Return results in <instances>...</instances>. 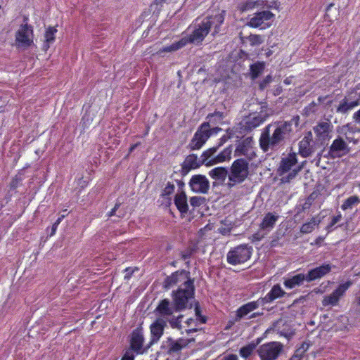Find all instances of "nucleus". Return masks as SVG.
Returning a JSON list of instances; mask_svg holds the SVG:
<instances>
[{
    "mask_svg": "<svg viewBox=\"0 0 360 360\" xmlns=\"http://www.w3.org/2000/svg\"><path fill=\"white\" fill-rule=\"evenodd\" d=\"M195 319H197V321H199L200 324H204L206 323V316L202 315L200 309L198 305H196L195 307Z\"/></svg>",
    "mask_w": 360,
    "mask_h": 360,
    "instance_id": "obj_44",
    "label": "nucleus"
},
{
    "mask_svg": "<svg viewBox=\"0 0 360 360\" xmlns=\"http://www.w3.org/2000/svg\"><path fill=\"white\" fill-rule=\"evenodd\" d=\"M214 115L219 116V117H223V113L220 112H217L214 113Z\"/></svg>",
    "mask_w": 360,
    "mask_h": 360,
    "instance_id": "obj_63",
    "label": "nucleus"
},
{
    "mask_svg": "<svg viewBox=\"0 0 360 360\" xmlns=\"http://www.w3.org/2000/svg\"><path fill=\"white\" fill-rule=\"evenodd\" d=\"M352 118L356 123L360 124V109L353 114Z\"/></svg>",
    "mask_w": 360,
    "mask_h": 360,
    "instance_id": "obj_55",
    "label": "nucleus"
},
{
    "mask_svg": "<svg viewBox=\"0 0 360 360\" xmlns=\"http://www.w3.org/2000/svg\"><path fill=\"white\" fill-rule=\"evenodd\" d=\"M190 273L186 271H176L169 276H167L163 283V286L166 289H169L178 283H184L186 280H191Z\"/></svg>",
    "mask_w": 360,
    "mask_h": 360,
    "instance_id": "obj_19",
    "label": "nucleus"
},
{
    "mask_svg": "<svg viewBox=\"0 0 360 360\" xmlns=\"http://www.w3.org/2000/svg\"><path fill=\"white\" fill-rule=\"evenodd\" d=\"M185 346L186 344L182 342L181 340L174 341L169 339L167 345V352L169 354L176 353L181 351Z\"/></svg>",
    "mask_w": 360,
    "mask_h": 360,
    "instance_id": "obj_37",
    "label": "nucleus"
},
{
    "mask_svg": "<svg viewBox=\"0 0 360 360\" xmlns=\"http://www.w3.org/2000/svg\"><path fill=\"white\" fill-rule=\"evenodd\" d=\"M305 352L304 348L297 349L290 360H302Z\"/></svg>",
    "mask_w": 360,
    "mask_h": 360,
    "instance_id": "obj_48",
    "label": "nucleus"
},
{
    "mask_svg": "<svg viewBox=\"0 0 360 360\" xmlns=\"http://www.w3.org/2000/svg\"><path fill=\"white\" fill-rule=\"evenodd\" d=\"M314 153L309 136H304L299 143V153L303 158H307Z\"/></svg>",
    "mask_w": 360,
    "mask_h": 360,
    "instance_id": "obj_28",
    "label": "nucleus"
},
{
    "mask_svg": "<svg viewBox=\"0 0 360 360\" xmlns=\"http://www.w3.org/2000/svg\"><path fill=\"white\" fill-rule=\"evenodd\" d=\"M255 349V345L254 344H249L245 347H243L240 349L239 353L240 355L246 359L249 357L253 352Z\"/></svg>",
    "mask_w": 360,
    "mask_h": 360,
    "instance_id": "obj_41",
    "label": "nucleus"
},
{
    "mask_svg": "<svg viewBox=\"0 0 360 360\" xmlns=\"http://www.w3.org/2000/svg\"><path fill=\"white\" fill-rule=\"evenodd\" d=\"M265 112H252L243 119V127L247 131H252L260 126L266 119Z\"/></svg>",
    "mask_w": 360,
    "mask_h": 360,
    "instance_id": "obj_15",
    "label": "nucleus"
},
{
    "mask_svg": "<svg viewBox=\"0 0 360 360\" xmlns=\"http://www.w3.org/2000/svg\"><path fill=\"white\" fill-rule=\"evenodd\" d=\"M57 30L55 27H49L45 32V41L43 45V48L46 51L49 47L50 44L55 40V34Z\"/></svg>",
    "mask_w": 360,
    "mask_h": 360,
    "instance_id": "obj_35",
    "label": "nucleus"
},
{
    "mask_svg": "<svg viewBox=\"0 0 360 360\" xmlns=\"http://www.w3.org/2000/svg\"><path fill=\"white\" fill-rule=\"evenodd\" d=\"M297 155L295 153H289L286 157L282 158L278 172L282 176V181L289 182L295 177L300 169L297 168Z\"/></svg>",
    "mask_w": 360,
    "mask_h": 360,
    "instance_id": "obj_6",
    "label": "nucleus"
},
{
    "mask_svg": "<svg viewBox=\"0 0 360 360\" xmlns=\"http://www.w3.org/2000/svg\"><path fill=\"white\" fill-rule=\"evenodd\" d=\"M249 176V162L244 158L234 160L229 171L227 186L232 188L242 184Z\"/></svg>",
    "mask_w": 360,
    "mask_h": 360,
    "instance_id": "obj_4",
    "label": "nucleus"
},
{
    "mask_svg": "<svg viewBox=\"0 0 360 360\" xmlns=\"http://www.w3.org/2000/svg\"><path fill=\"white\" fill-rule=\"evenodd\" d=\"M278 219V214L273 212H268L264 215L259 225V228L263 231L269 232L274 229Z\"/></svg>",
    "mask_w": 360,
    "mask_h": 360,
    "instance_id": "obj_27",
    "label": "nucleus"
},
{
    "mask_svg": "<svg viewBox=\"0 0 360 360\" xmlns=\"http://www.w3.org/2000/svg\"><path fill=\"white\" fill-rule=\"evenodd\" d=\"M274 14L270 11H260L250 19L248 25L252 27L265 29L271 26Z\"/></svg>",
    "mask_w": 360,
    "mask_h": 360,
    "instance_id": "obj_13",
    "label": "nucleus"
},
{
    "mask_svg": "<svg viewBox=\"0 0 360 360\" xmlns=\"http://www.w3.org/2000/svg\"><path fill=\"white\" fill-rule=\"evenodd\" d=\"M221 130V129L218 127L211 129L208 122L202 123L198 127L189 143L190 149L195 150L201 148L212 135V131L217 132Z\"/></svg>",
    "mask_w": 360,
    "mask_h": 360,
    "instance_id": "obj_8",
    "label": "nucleus"
},
{
    "mask_svg": "<svg viewBox=\"0 0 360 360\" xmlns=\"http://www.w3.org/2000/svg\"><path fill=\"white\" fill-rule=\"evenodd\" d=\"M332 266L330 264H324L320 266L311 269L306 274L307 282H311L321 278L331 270Z\"/></svg>",
    "mask_w": 360,
    "mask_h": 360,
    "instance_id": "obj_23",
    "label": "nucleus"
},
{
    "mask_svg": "<svg viewBox=\"0 0 360 360\" xmlns=\"http://www.w3.org/2000/svg\"><path fill=\"white\" fill-rule=\"evenodd\" d=\"M120 207V204H116L114 207V208H112L111 210V211L109 212V216L111 217V216H113L115 214V212L117 210V209Z\"/></svg>",
    "mask_w": 360,
    "mask_h": 360,
    "instance_id": "obj_60",
    "label": "nucleus"
},
{
    "mask_svg": "<svg viewBox=\"0 0 360 360\" xmlns=\"http://www.w3.org/2000/svg\"><path fill=\"white\" fill-rule=\"evenodd\" d=\"M249 41L252 45H259L263 43V37L257 34H251L249 36Z\"/></svg>",
    "mask_w": 360,
    "mask_h": 360,
    "instance_id": "obj_46",
    "label": "nucleus"
},
{
    "mask_svg": "<svg viewBox=\"0 0 360 360\" xmlns=\"http://www.w3.org/2000/svg\"><path fill=\"white\" fill-rule=\"evenodd\" d=\"M136 354H137L135 351L127 348L124 350V354L121 360H134L135 356Z\"/></svg>",
    "mask_w": 360,
    "mask_h": 360,
    "instance_id": "obj_45",
    "label": "nucleus"
},
{
    "mask_svg": "<svg viewBox=\"0 0 360 360\" xmlns=\"http://www.w3.org/2000/svg\"><path fill=\"white\" fill-rule=\"evenodd\" d=\"M347 129L349 131L354 133V132H360V130H357L356 127L352 126L350 124H347L343 127L342 129Z\"/></svg>",
    "mask_w": 360,
    "mask_h": 360,
    "instance_id": "obj_57",
    "label": "nucleus"
},
{
    "mask_svg": "<svg viewBox=\"0 0 360 360\" xmlns=\"http://www.w3.org/2000/svg\"><path fill=\"white\" fill-rule=\"evenodd\" d=\"M263 315V312H252L249 316L247 318L248 319H255L256 317H258L259 316H262Z\"/></svg>",
    "mask_w": 360,
    "mask_h": 360,
    "instance_id": "obj_58",
    "label": "nucleus"
},
{
    "mask_svg": "<svg viewBox=\"0 0 360 360\" xmlns=\"http://www.w3.org/2000/svg\"><path fill=\"white\" fill-rule=\"evenodd\" d=\"M176 308V304L170 303L168 299L162 300L156 308V311L161 316H171L175 311H179Z\"/></svg>",
    "mask_w": 360,
    "mask_h": 360,
    "instance_id": "obj_26",
    "label": "nucleus"
},
{
    "mask_svg": "<svg viewBox=\"0 0 360 360\" xmlns=\"http://www.w3.org/2000/svg\"><path fill=\"white\" fill-rule=\"evenodd\" d=\"M185 42H186V40H183L182 38H181L179 41L172 43L169 46H164L162 49L159 50L158 53V54H161L162 53H164V52H173V51H176L183 48L184 46H186V43Z\"/></svg>",
    "mask_w": 360,
    "mask_h": 360,
    "instance_id": "obj_34",
    "label": "nucleus"
},
{
    "mask_svg": "<svg viewBox=\"0 0 360 360\" xmlns=\"http://www.w3.org/2000/svg\"><path fill=\"white\" fill-rule=\"evenodd\" d=\"M321 220L317 217H312L311 220L302 224L300 228V232L304 234L311 233L320 224Z\"/></svg>",
    "mask_w": 360,
    "mask_h": 360,
    "instance_id": "obj_31",
    "label": "nucleus"
},
{
    "mask_svg": "<svg viewBox=\"0 0 360 360\" xmlns=\"http://www.w3.org/2000/svg\"><path fill=\"white\" fill-rule=\"evenodd\" d=\"M253 237H254L255 240H260V238L258 236L257 234L254 235Z\"/></svg>",
    "mask_w": 360,
    "mask_h": 360,
    "instance_id": "obj_64",
    "label": "nucleus"
},
{
    "mask_svg": "<svg viewBox=\"0 0 360 360\" xmlns=\"http://www.w3.org/2000/svg\"><path fill=\"white\" fill-rule=\"evenodd\" d=\"M235 156H245L249 162L256 156L253 147V139L252 137H247L239 141L234 151Z\"/></svg>",
    "mask_w": 360,
    "mask_h": 360,
    "instance_id": "obj_12",
    "label": "nucleus"
},
{
    "mask_svg": "<svg viewBox=\"0 0 360 360\" xmlns=\"http://www.w3.org/2000/svg\"><path fill=\"white\" fill-rule=\"evenodd\" d=\"M138 144H134L132 145L129 148V153H131L133 150H135V148L137 147Z\"/></svg>",
    "mask_w": 360,
    "mask_h": 360,
    "instance_id": "obj_62",
    "label": "nucleus"
},
{
    "mask_svg": "<svg viewBox=\"0 0 360 360\" xmlns=\"http://www.w3.org/2000/svg\"><path fill=\"white\" fill-rule=\"evenodd\" d=\"M21 181H22V179L20 176H15V178H13V179L12 180V181L11 183V188H17L19 182Z\"/></svg>",
    "mask_w": 360,
    "mask_h": 360,
    "instance_id": "obj_54",
    "label": "nucleus"
},
{
    "mask_svg": "<svg viewBox=\"0 0 360 360\" xmlns=\"http://www.w3.org/2000/svg\"><path fill=\"white\" fill-rule=\"evenodd\" d=\"M285 294L286 292L282 289L281 285L279 284H276L264 297H260V300L263 304L265 305L274 302L278 298L284 297Z\"/></svg>",
    "mask_w": 360,
    "mask_h": 360,
    "instance_id": "obj_24",
    "label": "nucleus"
},
{
    "mask_svg": "<svg viewBox=\"0 0 360 360\" xmlns=\"http://www.w3.org/2000/svg\"><path fill=\"white\" fill-rule=\"evenodd\" d=\"M33 27L27 22L22 24L15 33V45L20 49H27L33 44Z\"/></svg>",
    "mask_w": 360,
    "mask_h": 360,
    "instance_id": "obj_9",
    "label": "nucleus"
},
{
    "mask_svg": "<svg viewBox=\"0 0 360 360\" xmlns=\"http://www.w3.org/2000/svg\"><path fill=\"white\" fill-rule=\"evenodd\" d=\"M252 251V248L247 244L239 245L227 252L226 261L233 266L243 264L250 259Z\"/></svg>",
    "mask_w": 360,
    "mask_h": 360,
    "instance_id": "obj_7",
    "label": "nucleus"
},
{
    "mask_svg": "<svg viewBox=\"0 0 360 360\" xmlns=\"http://www.w3.org/2000/svg\"><path fill=\"white\" fill-rule=\"evenodd\" d=\"M224 18V11L202 19L198 18L188 27L187 34L182 37V39L186 40V45L188 43L198 45L210 32L212 36H215L221 31Z\"/></svg>",
    "mask_w": 360,
    "mask_h": 360,
    "instance_id": "obj_1",
    "label": "nucleus"
},
{
    "mask_svg": "<svg viewBox=\"0 0 360 360\" xmlns=\"http://www.w3.org/2000/svg\"><path fill=\"white\" fill-rule=\"evenodd\" d=\"M191 190L197 193H207L210 189V182L204 175H193L189 181Z\"/></svg>",
    "mask_w": 360,
    "mask_h": 360,
    "instance_id": "obj_16",
    "label": "nucleus"
},
{
    "mask_svg": "<svg viewBox=\"0 0 360 360\" xmlns=\"http://www.w3.org/2000/svg\"><path fill=\"white\" fill-rule=\"evenodd\" d=\"M341 218H342L341 214H338L336 216H334L332 218L331 221L330 222V224L327 226V230H328V232H330L331 231V228L335 224H336L338 222H339L341 220Z\"/></svg>",
    "mask_w": 360,
    "mask_h": 360,
    "instance_id": "obj_51",
    "label": "nucleus"
},
{
    "mask_svg": "<svg viewBox=\"0 0 360 360\" xmlns=\"http://www.w3.org/2000/svg\"><path fill=\"white\" fill-rule=\"evenodd\" d=\"M174 204L181 213H186L188 210L187 198L184 193H177L175 195Z\"/></svg>",
    "mask_w": 360,
    "mask_h": 360,
    "instance_id": "obj_30",
    "label": "nucleus"
},
{
    "mask_svg": "<svg viewBox=\"0 0 360 360\" xmlns=\"http://www.w3.org/2000/svg\"><path fill=\"white\" fill-rule=\"evenodd\" d=\"M186 323L188 328L187 329H186V330L188 333L197 331L199 329L200 326L202 325L200 324L199 321H197V319H195V318H190L187 319Z\"/></svg>",
    "mask_w": 360,
    "mask_h": 360,
    "instance_id": "obj_40",
    "label": "nucleus"
},
{
    "mask_svg": "<svg viewBox=\"0 0 360 360\" xmlns=\"http://www.w3.org/2000/svg\"><path fill=\"white\" fill-rule=\"evenodd\" d=\"M346 139L348 142H353L354 143H356L357 142L356 140H354L353 138L349 137L346 135Z\"/></svg>",
    "mask_w": 360,
    "mask_h": 360,
    "instance_id": "obj_61",
    "label": "nucleus"
},
{
    "mask_svg": "<svg viewBox=\"0 0 360 360\" xmlns=\"http://www.w3.org/2000/svg\"><path fill=\"white\" fill-rule=\"evenodd\" d=\"M314 198L313 197V195H310L306 199L305 202L303 203L302 207V210L304 211V210H309L311 207V206L314 202Z\"/></svg>",
    "mask_w": 360,
    "mask_h": 360,
    "instance_id": "obj_49",
    "label": "nucleus"
},
{
    "mask_svg": "<svg viewBox=\"0 0 360 360\" xmlns=\"http://www.w3.org/2000/svg\"><path fill=\"white\" fill-rule=\"evenodd\" d=\"M214 150L215 148H208L202 153L200 159H199L195 154L188 155L182 165L183 169L191 170L198 168L202 165L210 166L226 162L231 159L232 153L231 146L225 148L217 155H214Z\"/></svg>",
    "mask_w": 360,
    "mask_h": 360,
    "instance_id": "obj_3",
    "label": "nucleus"
},
{
    "mask_svg": "<svg viewBox=\"0 0 360 360\" xmlns=\"http://www.w3.org/2000/svg\"><path fill=\"white\" fill-rule=\"evenodd\" d=\"M228 139H229L228 136H226V135L222 136L219 139L218 143L216 146L210 148H215L214 155L216 154V153L217 152L219 148L227 141Z\"/></svg>",
    "mask_w": 360,
    "mask_h": 360,
    "instance_id": "obj_50",
    "label": "nucleus"
},
{
    "mask_svg": "<svg viewBox=\"0 0 360 360\" xmlns=\"http://www.w3.org/2000/svg\"><path fill=\"white\" fill-rule=\"evenodd\" d=\"M191 250H186L182 252L181 256L184 259H188L191 256Z\"/></svg>",
    "mask_w": 360,
    "mask_h": 360,
    "instance_id": "obj_59",
    "label": "nucleus"
},
{
    "mask_svg": "<svg viewBox=\"0 0 360 360\" xmlns=\"http://www.w3.org/2000/svg\"><path fill=\"white\" fill-rule=\"evenodd\" d=\"M332 125L329 121H323L319 122L314 127L313 130L319 140H326L331 130Z\"/></svg>",
    "mask_w": 360,
    "mask_h": 360,
    "instance_id": "obj_25",
    "label": "nucleus"
},
{
    "mask_svg": "<svg viewBox=\"0 0 360 360\" xmlns=\"http://www.w3.org/2000/svg\"><path fill=\"white\" fill-rule=\"evenodd\" d=\"M209 175L218 183H223L226 177L229 178V171L223 167H217L209 172Z\"/></svg>",
    "mask_w": 360,
    "mask_h": 360,
    "instance_id": "obj_29",
    "label": "nucleus"
},
{
    "mask_svg": "<svg viewBox=\"0 0 360 360\" xmlns=\"http://www.w3.org/2000/svg\"><path fill=\"white\" fill-rule=\"evenodd\" d=\"M350 151L347 142L342 137L338 136L330 145L328 150V155L333 158H341L346 155Z\"/></svg>",
    "mask_w": 360,
    "mask_h": 360,
    "instance_id": "obj_14",
    "label": "nucleus"
},
{
    "mask_svg": "<svg viewBox=\"0 0 360 360\" xmlns=\"http://www.w3.org/2000/svg\"><path fill=\"white\" fill-rule=\"evenodd\" d=\"M352 285V282L351 281L340 284L330 294L326 295L323 297L322 300V305L326 307L337 306L341 297L345 295L346 291Z\"/></svg>",
    "mask_w": 360,
    "mask_h": 360,
    "instance_id": "obj_11",
    "label": "nucleus"
},
{
    "mask_svg": "<svg viewBox=\"0 0 360 360\" xmlns=\"http://www.w3.org/2000/svg\"><path fill=\"white\" fill-rule=\"evenodd\" d=\"M260 306H264L260 298L243 304L236 311V321H239L243 318H248L253 311L258 309Z\"/></svg>",
    "mask_w": 360,
    "mask_h": 360,
    "instance_id": "obj_18",
    "label": "nucleus"
},
{
    "mask_svg": "<svg viewBox=\"0 0 360 360\" xmlns=\"http://www.w3.org/2000/svg\"><path fill=\"white\" fill-rule=\"evenodd\" d=\"M144 337L141 328L134 330L130 335L129 349L134 350L136 354H143L146 349H143Z\"/></svg>",
    "mask_w": 360,
    "mask_h": 360,
    "instance_id": "obj_17",
    "label": "nucleus"
},
{
    "mask_svg": "<svg viewBox=\"0 0 360 360\" xmlns=\"http://www.w3.org/2000/svg\"><path fill=\"white\" fill-rule=\"evenodd\" d=\"M273 80L271 75H267L260 83L259 88L264 89Z\"/></svg>",
    "mask_w": 360,
    "mask_h": 360,
    "instance_id": "obj_52",
    "label": "nucleus"
},
{
    "mask_svg": "<svg viewBox=\"0 0 360 360\" xmlns=\"http://www.w3.org/2000/svg\"><path fill=\"white\" fill-rule=\"evenodd\" d=\"M65 217V215H61L60 217H59L57 220L54 222V224H53L52 226V229H51V236H53V234H55L56 231V229L58 226V225L60 224V223L62 221V220L64 219Z\"/></svg>",
    "mask_w": 360,
    "mask_h": 360,
    "instance_id": "obj_53",
    "label": "nucleus"
},
{
    "mask_svg": "<svg viewBox=\"0 0 360 360\" xmlns=\"http://www.w3.org/2000/svg\"><path fill=\"white\" fill-rule=\"evenodd\" d=\"M182 318H183V316L179 315L177 317H172V319H170L169 320V324L172 326V328L180 329L181 326V323Z\"/></svg>",
    "mask_w": 360,
    "mask_h": 360,
    "instance_id": "obj_43",
    "label": "nucleus"
},
{
    "mask_svg": "<svg viewBox=\"0 0 360 360\" xmlns=\"http://www.w3.org/2000/svg\"><path fill=\"white\" fill-rule=\"evenodd\" d=\"M195 288L193 280H186L181 283L176 291H173V302L176 304L177 310L184 309L190 300L193 298Z\"/></svg>",
    "mask_w": 360,
    "mask_h": 360,
    "instance_id": "obj_5",
    "label": "nucleus"
},
{
    "mask_svg": "<svg viewBox=\"0 0 360 360\" xmlns=\"http://www.w3.org/2000/svg\"><path fill=\"white\" fill-rule=\"evenodd\" d=\"M351 96H353V99L355 101L359 102L360 105V82L357 84L355 87L349 91Z\"/></svg>",
    "mask_w": 360,
    "mask_h": 360,
    "instance_id": "obj_42",
    "label": "nucleus"
},
{
    "mask_svg": "<svg viewBox=\"0 0 360 360\" xmlns=\"http://www.w3.org/2000/svg\"><path fill=\"white\" fill-rule=\"evenodd\" d=\"M359 203H360V199L356 195H352L345 200L341 208L342 210H352Z\"/></svg>",
    "mask_w": 360,
    "mask_h": 360,
    "instance_id": "obj_38",
    "label": "nucleus"
},
{
    "mask_svg": "<svg viewBox=\"0 0 360 360\" xmlns=\"http://www.w3.org/2000/svg\"><path fill=\"white\" fill-rule=\"evenodd\" d=\"M167 325V321L164 318H158L150 325L151 340L150 344L157 342L163 334V330Z\"/></svg>",
    "mask_w": 360,
    "mask_h": 360,
    "instance_id": "obj_20",
    "label": "nucleus"
},
{
    "mask_svg": "<svg viewBox=\"0 0 360 360\" xmlns=\"http://www.w3.org/2000/svg\"><path fill=\"white\" fill-rule=\"evenodd\" d=\"M220 360H238L237 355L236 354H227L221 358Z\"/></svg>",
    "mask_w": 360,
    "mask_h": 360,
    "instance_id": "obj_56",
    "label": "nucleus"
},
{
    "mask_svg": "<svg viewBox=\"0 0 360 360\" xmlns=\"http://www.w3.org/2000/svg\"><path fill=\"white\" fill-rule=\"evenodd\" d=\"M259 1H254V0H246L242 1L238 4V8L241 12H245L250 10L253 9L257 6L259 5Z\"/></svg>",
    "mask_w": 360,
    "mask_h": 360,
    "instance_id": "obj_36",
    "label": "nucleus"
},
{
    "mask_svg": "<svg viewBox=\"0 0 360 360\" xmlns=\"http://www.w3.org/2000/svg\"><path fill=\"white\" fill-rule=\"evenodd\" d=\"M359 105V102L355 101L353 96L347 93V96L340 101L339 105L336 108V112L342 115L347 114L354 108Z\"/></svg>",
    "mask_w": 360,
    "mask_h": 360,
    "instance_id": "obj_22",
    "label": "nucleus"
},
{
    "mask_svg": "<svg viewBox=\"0 0 360 360\" xmlns=\"http://www.w3.org/2000/svg\"><path fill=\"white\" fill-rule=\"evenodd\" d=\"M273 329L281 335L287 337L291 334V330L288 325H285L283 320H278L274 323Z\"/></svg>",
    "mask_w": 360,
    "mask_h": 360,
    "instance_id": "obj_32",
    "label": "nucleus"
},
{
    "mask_svg": "<svg viewBox=\"0 0 360 360\" xmlns=\"http://www.w3.org/2000/svg\"><path fill=\"white\" fill-rule=\"evenodd\" d=\"M283 285L286 289H293L302 285L304 281L307 282V276L304 274H288L283 278Z\"/></svg>",
    "mask_w": 360,
    "mask_h": 360,
    "instance_id": "obj_21",
    "label": "nucleus"
},
{
    "mask_svg": "<svg viewBox=\"0 0 360 360\" xmlns=\"http://www.w3.org/2000/svg\"><path fill=\"white\" fill-rule=\"evenodd\" d=\"M292 131L290 122H274L266 126L259 138V146L264 152L276 150L284 145Z\"/></svg>",
    "mask_w": 360,
    "mask_h": 360,
    "instance_id": "obj_2",
    "label": "nucleus"
},
{
    "mask_svg": "<svg viewBox=\"0 0 360 360\" xmlns=\"http://www.w3.org/2000/svg\"><path fill=\"white\" fill-rule=\"evenodd\" d=\"M204 198L200 196H193L190 198V204L193 207H198L203 202Z\"/></svg>",
    "mask_w": 360,
    "mask_h": 360,
    "instance_id": "obj_47",
    "label": "nucleus"
},
{
    "mask_svg": "<svg viewBox=\"0 0 360 360\" xmlns=\"http://www.w3.org/2000/svg\"><path fill=\"white\" fill-rule=\"evenodd\" d=\"M283 349V345L278 342H271L260 345L257 354L261 360H276Z\"/></svg>",
    "mask_w": 360,
    "mask_h": 360,
    "instance_id": "obj_10",
    "label": "nucleus"
},
{
    "mask_svg": "<svg viewBox=\"0 0 360 360\" xmlns=\"http://www.w3.org/2000/svg\"><path fill=\"white\" fill-rule=\"evenodd\" d=\"M265 68L264 62L257 61L252 64L250 67V76L252 79H255L261 75Z\"/></svg>",
    "mask_w": 360,
    "mask_h": 360,
    "instance_id": "obj_33",
    "label": "nucleus"
},
{
    "mask_svg": "<svg viewBox=\"0 0 360 360\" xmlns=\"http://www.w3.org/2000/svg\"><path fill=\"white\" fill-rule=\"evenodd\" d=\"M175 186L173 184L168 182L162 190L161 196L166 200V205L170 204V198L169 195L174 192Z\"/></svg>",
    "mask_w": 360,
    "mask_h": 360,
    "instance_id": "obj_39",
    "label": "nucleus"
}]
</instances>
